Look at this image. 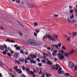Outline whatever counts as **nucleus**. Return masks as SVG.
<instances>
[{
	"label": "nucleus",
	"mask_w": 77,
	"mask_h": 77,
	"mask_svg": "<svg viewBox=\"0 0 77 77\" xmlns=\"http://www.w3.org/2000/svg\"><path fill=\"white\" fill-rule=\"evenodd\" d=\"M27 43L32 46H35L37 44L36 42L33 39H28L27 41Z\"/></svg>",
	"instance_id": "nucleus-1"
},
{
	"label": "nucleus",
	"mask_w": 77,
	"mask_h": 77,
	"mask_svg": "<svg viewBox=\"0 0 77 77\" xmlns=\"http://www.w3.org/2000/svg\"><path fill=\"white\" fill-rule=\"evenodd\" d=\"M58 57H59V59L61 60H62V59H64V58H65V57L63 56L62 54H61L60 53H58Z\"/></svg>",
	"instance_id": "nucleus-2"
},
{
	"label": "nucleus",
	"mask_w": 77,
	"mask_h": 77,
	"mask_svg": "<svg viewBox=\"0 0 77 77\" xmlns=\"http://www.w3.org/2000/svg\"><path fill=\"white\" fill-rule=\"evenodd\" d=\"M69 66L71 69H72L74 67V64L72 62H69Z\"/></svg>",
	"instance_id": "nucleus-3"
},
{
	"label": "nucleus",
	"mask_w": 77,
	"mask_h": 77,
	"mask_svg": "<svg viewBox=\"0 0 77 77\" xmlns=\"http://www.w3.org/2000/svg\"><path fill=\"white\" fill-rule=\"evenodd\" d=\"M20 53H15L14 54L13 57L17 59L18 57V56L20 55Z\"/></svg>",
	"instance_id": "nucleus-4"
},
{
	"label": "nucleus",
	"mask_w": 77,
	"mask_h": 77,
	"mask_svg": "<svg viewBox=\"0 0 77 77\" xmlns=\"http://www.w3.org/2000/svg\"><path fill=\"white\" fill-rule=\"evenodd\" d=\"M29 8H35V6L34 5H33L30 3H29V5H28Z\"/></svg>",
	"instance_id": "nucleus-5"
},
{
	"label": "nucleus",
	"mask_w": 77,
	"mask_h": 77,
	"mask_svg": "<svg viewBox=\"0 0 77 77\" xmlns=\"http://www.w3.org/2000/svg\"><path fill=\"white\" fill-rule=\"evenodd\" d=\"M50 37H49V38L48 39H50L51 41H56V39H55V38L54 37L52 36L51 35H50Z\"/></svg>",
	"instance_id": "nucleus-6"
},
{
	"label": "nucleus",
	"mask_w": 77,
	"mask_h": 77,
	"mask_svg": "<svg viewBox=\"0 0 77 77\" xmlns=\"http://www.w3.org/2000/svg\"><path fill=\"white\" fill-rule=\"evenodd\" d=\"M50 35H47V36L45 35L43 38V41H44V40H45V39H47L46 38H47L49 39V38H50Z\"/></svg>",
	"instance_id": "nucleus-7"
},
{
	"label": "nucleus",
	"mask_w": 77,
	"mask_h": 77,
	"mask_svg": "<svg viewBox=\"0 0 77 77\" xmlns=\"http://www.w3.org/2000/svg\"><path fill=\"white\" fill-rule=\"evenodd\" d=\"M5 41V42H11V43H14L15 42V41L13 40H11L9 39H7Z\"/></svg>",
	"instance_id": "nucleus-8"
},
{
	"label": "nucleus",
	"mask_w": 77,
	"mask_h": 77,
	"mask_svg": "<svg viewBox=\"0 0 77 77\" xmlns=\"http://www.w3.org/2000/svg\"><path fill=\"white\" fill-rule=\"evenodd\" d=\"M47 65H50V66H51L53 65V63L51 62V61L48 60V62H47Z\"/></svg>",
	"instance_id": "nucleus-9"
},
{
	"label": "nucleus",
	"mask_w": 77,
	"mask_h": 77,
	"mask_svg": "<svg viewBox=\"0 0 77 77\" xmlns=\"http://www.w3.org/2000/svg\"><path fill=\"white\" fill-rule=\"evenodd\" d=\"M55 66H56V68L55 67V70L57 71V70H58V69L59 66H59V64H57L55 65Z\"/></svg>",
	"instance_id": "nucleus-10"
},
{
	"label": "nucleus",
	"mask_w": 77,
	"mask_h": 77,
	"mask_svg": "<svg viewBox=\"0 0 77 77\" xmlns=\"http://www.w3.org/2000/svg\"><path fill=\"white\" fill-rule=\"evenodd\" d=\"M0 50L2 51H3L4 50V47L1 45L0 47Z\"/></svg>",
	"instance_id": "nucleus-11"
},
{
	"label": "nucleus",
	"mask_w": 77,
	"mask_h": 77,
	"mask_svg": "<svg viewBox=\"0 0 77 77\" xmlns=\"http://www.w3.org/2000/svg\"><path fill=\"white\" fill-rule=\"evenodd\" d=\"M64 75L66 76V77L69 76L70 75V74H69V73H65L64 74Z\"/></svg>",
	"instance_id": "nucleus-12"
},
{
	"label": "nucleus",
	"mask_w": 77,
	"mask_h": 77,
	"mask_svg": "<svg viewBox=\"0 0 77 77\" xmlns=\"http://www.w3.org/2000/svg\"><path fill=\"white\" fill-rule=\"evenodd\" d=\"M43 55L44 57H47V56H48V55H47V53H44L43 54Z\"/></svg>",
	"instance_id": "nucleus-13"
},
{
	"label": "nucleus",
	"mask_w": 77,
	"mask_h": 77,
	"mask_svg": "<svg viewBox=\"0 0 77 77\" xmlns=\"http://www.w3.org/2000/svg\"><path fill=\"white\" fill-rule=\"evenodd\" d=\"M77 32H73V33H72L73 36H76V35H77Z\"/></svg>",
	"instance_id": "nucleus-14"
},
{
	"label": "nucleus",
	"mask_w": 77,
	"mask_h": 77,
	"mask_svg": "<svg viewBox=\"0 0 77 77\" xmlns=\"http://www.w3.org/2000/svg\"><path fill=\"white\" fill-rule=\"evenodd\" d=\"M56 68V66L54 65L51 66V69H55Z\"/></svg>",
	"instance_id": "nucleus-15"
},
{
	"label": "nucleus",
	"mask_w": 77,
	"mask_h": 77,
	"mask_svg": "<svg viewBox=\"0 0 77 77\" xmlns=\"http://www.w3.org/2000/svg\"><path fill=\"white\" fill-rule=\"evenodd\" d=\"M43 59L44 60H45V61H47L48 60V59H47L46 58V57H43Z\"/></svg>",
	"instance_id": "nucleus-16"
},
{
	"label": "nucleus",
	"mask_w": 77,
	"mask_h": 77,
	"mask_svg": "<svg viewBox=\"0 0 77 77\" xmlns=\"http://www.w3.org/2000/svg\"><path fill=\"white\" fill-rule=\"evenodd\" d=\"M16 50H20V47L19 46H17V47L16 48Z\"/></svg>",
	"instance_id": "nucleus-17"
},
{
	"label": "nucleus",
	"mask_w": 77,
	"mask_h": 77,
	"mask_svg": "<svg viewBox=\"0 0 77 77\" xmlns=\"http://www.w3.org/2000/svg\"><path fill=\"white\" fill-rule=\"evenodd\" d=\"M29 56H30V57L31 58V59H34L33 55H32V54H31Z\"/></svg>",
	"instance_id": "nucleus-18"
},
{
	"label": "nucleus",
	"mask_w": 77,
	"mask_h": 77,
	"mask_svg": "<svg viewBox=\"0 0 77 77\" xmlns=\"http://www.w3.org/2000/svg\"><path fill=\"white\" fill-rule=\"evenodd\" d=\"M19 61L21 62H23L24 61V59H19Z\"/></svg>",
	"instance_id": "nucleus-19"
},
{
	"label": "nucleus",
	"mask_w": 77,
	"mask_h": 77,
	"mask_svg": "<svg viewBox=\"0 0 77 77\" xmlns=\"http://www.w3.org/2000/svg\"><path fill=\"white\" fill-rule=\"evenodd\" d=\"M64 55L65 56H66V57H69V55H68V54L67 53H65L64 54Z\"/></svg>",
	"instance_id": "nucleus-20"
},
{
	"label": "nucleus",
	"mask_w": 77,
	"mask_h": 77,
	"mask_svg": "<svg viewBox=\"0 0 77 77\" xmlns=\"http://www.w3.org/2000/svg\"><path fill=\"white\" fill-rule=\"evenodd\" d=\"M25 54H26V55H28L29 54V53L28 52V51H26L24 52Z\"/></svg>",
	"instance_id": "nucleus-21"
},
{
	"label": "nucleus",
	"mask_w": 77,
	"mask_h": 77,
	"mask_svg": "<svg viewBox=\"0 0 77 77\" xmlns=\"http://www.w3.org/2000/svg\"><path fill=\"white\" fill-rule=\"evenodd\" d=\"M7 54H8V56H10V57H11V56H12V54H10L9 53H7Z\"/></svg>",
	"instance_id": "nucleus-22"
},
{
	"label": "nucleus",
	"mask_w": 77,
	"mask_h": 77,
	"mask_svg": "<svg viewBox=\"0 0 77 77\" xmlns=\"http://www.w3.org/2000/svg\"><path fill=\"white\" fill-rule=\"evenodd\" d=\"M74 12L77 15V8H75L74 9Z\"/></svg>",
	"instance_id": "nucleus-23"
},
{
	"label": "nucleus",
	"mask_w": 77,
	"mask_h": 77,
	"mask_svg": "<svg viewBox=\"0 0 77 77\" xmlns=\"http://www.w3.org/2000/svg\"><path fill=\"white\" fill-rule=\"evenodd\" d=\"M74 17V15H73V14L72 15V16L70 17V19H72Z\"/></svg>",
	"instance_id": "nucleus-24"
},
{
	"label": "nucleus",
	"mask_w": 77,
	"mask_h": 77,
	"mask_svg": "<svg viewBox=\"0 0 77 77\" xmlns=\"http://www.w3.org/2000/svg\"><path fill=\"white\" fill-rule=\"evenodd\" d=\"M62 49L63 50H66V48L65 47L63 46L62 47Z\"/></svg>",
	"instance_id": "nucleus-25"
},
{
	"label": "nucleus",
	"mask_w": 77,
	"mask_h": 77,
	"mask_svg": "<svg viewBox=\"0 0 77 77\" xmlns=\"http://www.w3.org/2000/svg\"><path fill=\"white\" fill-rule=\"evenodd\" d=\"M74 71H77V66H75V69H74Z\"/></svg>",
	"instance_id": "nucleus-26"
},
{
	"label": "nucleus",
	"mask_w": 77,
	"mask_h": 77,
	"mask_svg": "<svg viewBox=\"0 0 77 77\" xmlns=\"http://www.w3.org/2000/svg\"><path fill=\"white\" fill-rule=\"evenodd\" d=\"M38 66H40V67H41V66H42V63H38Z\"/></svg>",
	"instance_id": "nucleus-27"
},
{
	"label": "nucleus",
	"mask_w": 77,
	"mask_h": 77,
	"mask_svg": "<svg viewBox=\"0 0 77 77\" xmlns=\"http://www.w3.org/2000/svg\"><path fill=\"white\" fill-rule=\"evenodd\" d=\"M46 76H47H47H48V77H51V76H52V75L51 74H48L47 75H46Z\"/></svg>",
	"instance_id": "nucleus-28"
},
{
	"label": "nucleus",
	"mask_w": 77,
	"mask_h": 77,
	"mask_svg": "<svg viewBox=\"0 0 77 77\" xmlns=\"http://www.w3.org/2000/svg\"><path fill=\"white\" fill-rule=\"evenodd\" d=\"M38 25V23L36 22L34 23V26H37Z\"/></svg>",
	"instance_id": "nucleus-29"
},
{
	"label": "nucleus",
	"mask_w": 77,
	"mask_h": 77,
	"mask_svg": "<svg viewBox=\"0 0 77 77\" xmlns=\"http://www.w3.org/2000/svg\"><path fill=\"white\" fill-rule=\"evenodd\" d=\"M67 21L69 23H71V20H70V19L69 18H67Z\"/></svg>",
	"instance_id": "nucleus-30"
},
{
	"label": "nucleus",
	"mask_w": 77,
	"mask_h": 77,
	"mask_svg": "<svg viewBox=\"0 0 77 77\" xmlns=\"http://www.w3.org/2000/svg\"><path fill=\"white\" fill-rule=\"evenodd\" d=\"M71 39H70V38L69 37H68L67 39V40L69 42Z\"/></svg>",
	"instance_id": "nucleus-31"
},
{
	"label": "nucleus",
	"mask_w": 77,
	"mask_h": 77,
	"mask_svg": "<svg viewBox=\"0 0 77 77\" xmlns=\"http://www.w3.org/2000/svg\"><path fill=\"white\" fill-rule=\"evenodd\" d=\"M4 47H5V48H8V47L6 45H5V44H4Z\"/></svg>",
	"instance_id": "nucleus-32"
},
{
	"label": "nucleus",
	"mask_w": 77,
	"mask_h": 77,
	"mask_svg": "<svg viewBox=\"0 0 77 77\" xmlns=\"http://www.w3.org/2000/svg\"><path fill=\"white\" fill-rule=\"evenodd\" d=\"M22 69L23 70V71H25V67H24V66H22Z\"/></svg>",
	"instance_id": "nucleus-33"
},
{
	"label": "nucleus",
	"mask_w": 77,
	"mask_h": 77,
	"mask_svg": "<svg viewBox=\"0 0 77 77\" xmlns=\"http://www.w3.org/2000/svg\"><path fill=\"white\" fill-rule=\"evenodd\" d=\"M33 62H34V60H31L30 61V62L31 63H33Z\"/></svg>",
	"instance_id": "nucleus-34"
},
{
	"label": "nucleus",
	"mask_w": 77,
	"mask_h": 77,
	"mask_svg": "<svg viewBox=\"0 0 77 77\" xmlns=\"http://www.w3.org/2000/svg\"><path fill=\"white\" fill-rule=\"evenodd\" d=\"M47 55L48 56H50V55H51V53H50V52H48V54Z\"/></svg>",
	"instance_id": "nucleus-35"
},
{
	"label": "nucleus",
	"mask_w": 77,
	"mask_h": 77,
	"mask_svg": "<svg viewBox=\"0 0 77 77\" xmlns=\"http://www.w3.org/2000/svg\"><path fill=\"white\" fill-rule=\"evenodd\" d=\"M61 43H58V44L57 45L59 47H61Z\"/></svg>",
	"instance_id": "nucleus-36"
},
{
	"label": "nucleus",
	"mask_w": 77,
	"mask_h": 77,
	"mask_svg": "<svg viewBox=\"0 0 77 77\" xmlns=\"http://www.w3.org/2000/svg\"><path fill=\"white\" fill-rule=\"evenodd\" d=\"M69 12L71 14H72V13H73V10H71L69 11Z\"/></svg>",
	"instance_id": "nucleus-37"
},
{
	"label": "nucleus",
	"mask_w": 77,
	"mask_h": 77,
	"mask_svg": "<svg viewBox=\"0 0 77 77\" xmlns=\"http://www.w3.org/2000/svg\"><path fill=\"white\" fill-rule=\"evenodd\" d=\"M16 2L17 3H20V0H16Z\"/></svg>",
	"instance_id": "nucleus-38"
},
{
	"label": "nucleus",
	"mask_w": 77,
	"mask_h": 77,
	"mask_svg": "<svg viewBox=\"0 0 77 77\" xmlns=\"http://www.w3.org/2000/svg\"><path fill=\"white\" fill-rule=\"evenodd\" d=\"M28 60H31V58L30 57H28L27 58Z\"/></svg>",
	"instance_id": "nucleus-39"
},
{
	"label": "nucleus",
	"mask_w": 77,
	"mask_h": 77,
	"mask_svg": "<svg viewBox=\"0 0 77 77\" xmlns=\"http://www.w3.org/2000/svg\"><path fill=\"white\" fill-rule=\"evenodd\" d=\"M47 48L48 50H51V48L49 47H47Z\"/></svg>",
	"instance_id": "nucleus-40"
},
{
	"label": "nucleus",
	"mask_w": 77,
	"mask_h": 77,
	"mask_svg": "<svg viewBox=\"0 0 77 77\" xmlns=\"http://www.w3.org/2000/svg\"><path fill=\"white\" fill-rule=\"evenodd\" d=\"M52 55L54 57L56 56V54H55V53H53Z\"/></svg>",
	"instance_id": "nucleus-41"
},
{
	"label": "nucleus",
	"mask_w": 77,
	"mask_h": 77,
	"mask_svg": "<svg viewBox=\"0 0 77 77\" xmlns=\"http://www.w3.org/2000/svg\"><path fill=\"white\" fill-rule=\"evenodd\" d=\"M25 70L27 71V72H28V71H30V69H25Z\"/></svg>",
	"instance_id": "nucleus-42"
},
{
	"label": "nucleus",
	"mask_w": 77,
	"mask_h": 77,
	"mask_svg": "<svg viewBox=\"0 0 77 77\" xmlns=\"http://www.w3.org/2000/svg\"><path fill=\"white\" fill-rule=\"evenodd\" d=\"M42 72L41 71L40 72H39L38 73V74H39L40 75H41V74H42Z\"/></svg>",
	"instance_id": "nucleus-43"
},
{
	"label": "nucleus",
	"mask_w": 77,
	"mask_h": 77,
	"mask_svg": "<svg viewBox=\"0 0 77 77\" xmlns=\"http://www.w3.org/2000/svg\"><path fill=\"white\" fill-rule=\"evenodd\" d=\"M54 16L55 17H59V15H57H57L55 14V15H54Z\"/></svg>",
	"instance_id": "nucleus-44"
},
{
	"label": "nucleus",
	"mask_w": 77,
	"mask_h": 77,
	"mask_svg": "<svg viewBox=\"0 0 77 77\" xmlns=\"http://www.w3.org/2000/svg\"><path fill=\"white\" fill-rule=\"evenodd\" d=\"M20 53H21V54H24V51L22 50L20 51Z\"/></svg>",
	"instance_id": "nucleus-45"
},
{
	"label": "nucleus",
	"mask_w": 77,
	"mask_h": 77,
	"mask_svg": "<svg viewBox=\"0 0 77 77\" xmlns=\"http://www.w3.org/2000/svg\"><path fill=\"white\" fill-rule=\"evenodd\" d=\"M34 35L35 36H37V34L36 32H34Z\"/></svg>",
	"instance_id": "nucleus-46"
},
{
	"label": "nucleus",
	"mask_w": 77,
	"mask_h": 77,
	"mask_svg": "<svg viewBox=\"0 0 77 77\" xmlns=\"http://www.w3.org/2000/svg\"><path fill=\"white\" fill-rule=\"evenodd\" d=\"M42 63L43 62V63H45V61L44 60H42Z\"/></svg>",
	"instance_id": "nucleus-47"
},
{
	"label": "nucleus",
	"mask_w": 77,
	"mask_h": 77,
	"mask_svg": "<svg viewBox=\"0 0 77 77\" xmlns=\"http://www.w3.org/2000/svg\"><path fill=\"white\" fill-rule=\"evenodd\" d=\"M35 32H36V33H39V30L37 29V30H35Z\"/></svg>",
	"instance_id": "nucleus-48"
},
{
	"label": "nucleus",
	"mask_w": 77,
	"mask_h": 77,
	"mask_svg": "<svg viewBox=\"0 0 77 77\" xmlns=\"http://www.w3.org/2000/svg\"><path fill=\"white\" fill-rule=\"evenodd\" d=\"M16 62L18 64H20V62L19 61H16Z\"/></svg>",
	"instance_id": "nucleus-49"
},
{
	"label": "nucleus",
	"mask_w": 77,
	"mask_h": 77,
	"mask_svg": "<svg viewBox=\"0 0 77 77\" xmlns=\"http://www.w3.org/2000/svg\"><path fill=\"white\" fill-rule=\"evenodd\" d=\"M29 74L30 75H32V71H29Z\"/></svg>",
	"instance_id": "nucleus-50"
},
{
	"label": "nucleus",
	"mask_w": 77,
	"mask_h": 77,
	"mask_svg": "<svg viewBox=\"0 0 77 77\" xmlns=\"http://www.w3.org/2000/svg\"><path fill=\"white\" fill-rule=\"evenodd\" d=\"M58 70L60 71H62V68L61 67H60V68H59Z\"/></svg>",
	"instance_id": "nucleus-51"
},
{
	"label": "nucleus",
	"mask_w": 77,
	"mask_h": 77,
	"mask_svg": "<svg viewBox=\"0 0 77 77\" xmlns=\"http://www.w3.org/2000/svg\"><path fill=\"white\" fill-rule=\"evenodd\" d=\"M18 73L19 74H21V73H22V71L21 70H20L19 71Z\"/></svg>",
	"instance_id": "nucleus-52"
},
{
	"label": "nucleus",
	"mask_w": 77,
	"mask_h": 77,
	"mask_svg": "<svg viewBox=\"0 0 77 77\" xmlns=\"http://www.w3.org/2000/svg\"><path fill=\"white\" fill-rule=\"evenodd\" d=\"M33 57L34 58H35V59L36 58H37L36 56L35 55H33Z\"/></svg>",
	"instance_id": "nucleus-53"
},
{
	"label": "nucleus",
	"mask_w": 77,
	"mask_h": 77,
	"mask_svg": "<svg viewBox=\"0 0 77 77\" xmlns=\"http://www.w3.org/2000/svg\"><path fill=\"white\" fill-rule=\"evenodd\" d=\"M8 69L10 71H11V72H12V69H11V68H9Z\"/></svg>",
	"instance_id": "nucleus-54"
},
{
	"label": "nucleus",
	"mask_w": 77,
	"mask_h": 77,
	"mask_svg": "<svg viewBox=\"0 0 77 77\" xmlns=\"http://www.w3.org/2000/svg\"><path fill=\"white\" fill-rule=\"evenodd\" d=\"M55 47L57 48V49H58V46L57 45H55Z\"/></svg>",
	"instance_id": "nucleus-55"
},
{
	"label": "nucleus",
	"mask_w": 77,
	"mask_h": 77,
	"mask_svg": "<svg viewBox=\"0 0 77 77\" xmlns=\"http://www.w3.org/2000/svg\"><path fill=\"white\" fill-rule=\"evenodd\" d=\"M58 72L59 74H61V72H62L61 71H60V70H59L58 71Z\"/></svg>",
	"instance_id": "nucleus-56"
},
{
	"label": "nucleus",
	"mask_w": 77,
	"mask_h": 77,
	"mask_svg": "<svg viewBox=\"0 0 77 77\" xmlns=\"http://www.w3.org/2000/svg\"><path fill=\"white\" fill-rule=\"evenodd\" d=\"M57 51L56 50H55L54 51V53H55V54H56V53H57Z\"/></svg>",
	"instance_id": "nucleus-57"
},
{
	"label": "nucleus",
	"mask_w": 77,
	"mask_h": 77,
	"mask_svg": "<svg viewBox=\"0 0 77 77\" xmlns=\"http://www.w3.org/2000/svg\"><path fill=\"white\" fill-rule=\"evenodd\" d=\"M8 50H7V49H5V53H8Z\"/></svg>",
	"instance_id": "nucleus-58"
},
{
	"label": "nucleus",
	"mask_w": 77,
	"mask_h": 77,
	"mask_svg": "<svg viewBox=\"0 0 77 77\" xmlns=\"http://www.w3.org/2000/svg\"><path fill=\"white\" fill-rule=\"evenodd\" d=\"M61 52L62 54H63V53H64V51H63V50H61Z\"/></svg>",
	"instance_id": "nucleus-59"
},
{
	"label": "nucleus",
	"mask_w": 77,
	"mask_h": 77,
	"mask_svg": "<svg viewBox=\"0 0 77 77\" xmlns=\"http://www.w3.org/2000/svg\"><path fill=\"white\" fill-rule=\"evenodd\" d=\"M0 29H1V30H3V27H2V26H0Z\"/></svg>",
	"instance_id": "nucleus-60"
},
{
	"label": "nucleus",
	"mask_w": 77,
	"mask_h": 77,
	"mask_svg": "<svg viewBox=\"0 0 77 77\" xmlns=\"http://www.w3.org/2000/svg\"><path fill=\"white\" fill-rule=\"evenodd\" d=\"M36 60H37V61H38V62H40V60L39 58H37L36 59Z\"/></svg>",
	"instance_id": "nucleus-61"
},
{
	"label": "nucleus",
	"mask_w": 77,
	"mask_h": 77,
	"mask_svg": "<svg viewBox=\"0 0 77 77\" xmlns=\"http://www.w3.org/2000/svg\"><path fill=\"white\" fill-rule=\"evenodd\" d=\"M63 71H61V72H62L61 73V74H64V72H63Z\"/></svg>",
	"instance_id": "nucleus-62"
},
{
	"label": "nucleus",
	"mask_w": 77,
	"mask_h": 77,
	"mask_svg": "<svg viewBox=\"0 0 77 77\" xmlns=\"http://www.w3.org/2000/svg\"><path fill=\"white\" fill-rule=\"evenodd\" d=\"M74 53V51H73L70 52V54H72V53Z\"/></svg>",
	"instance_id": "nucleus-63"
},
{
	"label": "nucleus",
	"mask_w": 77,
	"mask_h": 77,
	"mask_svg": "<svg viewBox=\"0 0 77 77\" xmlns=\"http://www.w3.org/2000/svg\"><path fill=\"white\" fill-rule=\"evenodd\" d=\"M11 53L12 54H14V51H11Z\"/></svg>",
	"instance_id": "nucleus-64"
}]
</instances>
